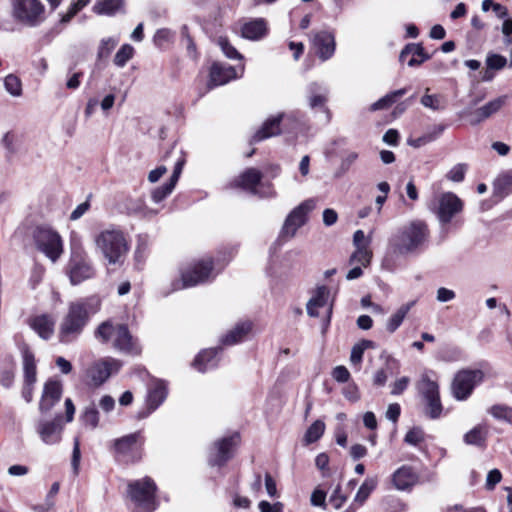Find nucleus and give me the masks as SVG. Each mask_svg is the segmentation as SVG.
I'll use <instances>...</instances> for the list:
<instances>
[{"label":"nucleus","instance_id":"9","mask_svg":"<svg viewBox=\"0 0 512 512\" xmlns=\"http://www.w3.org/2000/svg\"><path fill=\"white\" fill-rule=\"evenodd\" d=\"M70 282L77 285L94 275V270L86 259V255L79 244L72 243V255L68 268Z\"/></svg>","mask_w":512,"mask_h":512},{"label":"nucleus","instance_id":"31","mask_svg":"<svg viewBox=\"0 0 512 512\" xmlns=\"http://www.w3.org/2000/svg\"><path fill=\"white\" fill-rule=\"evenodd\" d=\"M327 101V90L322 85L312 83L308 86V102L310 108H323Z\"/></svg>","mask_w":512,"mask_h":512},{"label":"nucleus","instance_id":"20","mask_svg":"<svg viewBox=\"0 0 512 512\" xmlns=\"http://www.w3.org/2000/svg\"><path fill=\"white\" fill-rule=\"evenodd\" d=\"M37 432L46 444H55L61 439L62 426L60 425V417H56L51 421H41L37 425Z\"/></svg>","mask_w":512,"mask_h":512},{"label":"nucleus","instance_id":"41","mask_svg":"<svg viewBox=\"0 0 512 512\" xmlns=\"http://www.w3.org/2000/svg\"><path fill=\"white\" fill-rule=\"evenodd\" d=\"M324 431H325L324 422L321 420H316L307 429V431L304 435V440L306 441L307 444L316 442L317 440H319L321 438Z\"/></svg>","mask_w":512,"mask_h":512},{"label":"nucleus","instance_id":"51","mask_svg":"<svg viewBox=\"0 0 512 512\" xmlns=\"http://www.w3.org/2000/svg\"><path fill=\"white\" fill-rule=\"evenodd\" d=\"M424 440V432L420 428H412L405 435L404 441L410 445H417Z\"/></svg>","mask_w":512,"mask_h":512},{"label":"nucleus","instance_id":"12","mask_svg":"<svg viewBox=\"0 0 512 512\" xmlns=\"http://www.w3.org/2000/svg\"><path fill=\"white\" fill-rule=\"evenodd\" d=\"M316 206L313 199H308L294 208L287 216L282 228L284 236L292 238L296 231L303 226L307 221V214L312 211Z\"/></svg>","mask_w":512,"mask_h":512},{"label":"nucleus","instance_id":"62","mask_svg":"<svg viewBox=\"0 0 512 512\" xmlns=\"http://www.w3.org/2000/svg\"><path fill=\"white\" fill-rule=\"evenodd\" d=\"M338 214L334 209L327 208L323 211V223L332 226L337 222Z\"/></svg>","mask_w":512,"mask_h":512},{"label":"nucleus","instance_id":"40","mask_svg":"<svg viewBox=\"0 0 512 512\" xmlns=\"http://www.w3.org/2000/svg\"><path fill=\"white\" fill-rule=\"evenodd\" d=\"M425 403V415L431 419H437L441 416L443 406L441 404L440 396L423 399Z\"/></svg>","mask_w":512,"mask_h":512},{"label":"nucleus","instance_id":"54","mask_svg":"<svg viewBox=\"0 0 512 512\" xmlns=\"http://www.w3.org/2000/svg\"><path fill=\"white\" fill-rule=\"evenodd\" d=\"M465 172L466 166L458 164L449 171L447 178L453 182H461L464 179Z\"/></svg>","mask_w":512,"mask_h":512},{"label":"nucleus","instance_id":"37","mask_svg":"<svg viewBox=\"0 0 512 512\" xmlns=\"http://www.w3.org/2000/svg\"><path fill=\"white\" fill-rule=\"evenodd\" d=\"M406 91L407 90L405 88H402L386 94L370 106V111H377L390 107L396 99L402 97Z\"/></svg>","mask_w":512,"mask_h":512},{"label":"nucleus","instance_id":"30","mask_svg":"<svg viewBox=\"0 0 512 512\" xmlns=\"http://www.w3.org/2000/svg\"><path fill=\"white\" fill-rule=\"evenodd\" d=\"M218 353L217 348L205 349L200 352L193 362V366L199 372H205L217 365L216 355Z\"/></svg>","mask_w":512,"mask_h":512},{"label":"nucleus","instance_id":"33","mask_svg":"<svg viewBox=\"0 0 512 512\" xmlns=\"http://www.w3.org/2000/svg\"><path fill=\"white\" fill-rule=\"evenodd\" d=\"M415 305V301L407 302L401 305L395 313H393L390 318L387 320L386 329L390 333H394L402 324L404 318L410 311V309Z\"/></svg>","mask_w":512,"mask_h":512},{"label":"nucleus","instance_id":"57","mask_svg":"<svg viewBox=\"0 0 512 512\" xmlns=\"http://www.w3.org/2000/svg\"><path fill=\"white\" fill-rule=\"evenodd\" d=\"M347 497L341 493L340 486H337L330 496V503L334 506L335 509H339L346 502Z\"/></svg>","mask_w":512,"mask_h":512},{"label":"nucleus","instance_id":"2","mask_svg":"<svg viewBox=\"0 0 512 512\" xmlns=\"http://www.w3.org/2000/svg\"><path fill=\"white\" fill-rule=\"evenodd\" d=\"M428 238L429 229L427 224L422 220H413L389 238L388 247L394 255H411L421 250L427 243Z\"/></svg>","mask_w":512,"mask_h":512},{"label":"nucleus","instance_id":"42","mask_svg":"<svg viewBox=\"0 0 512 512\" xmlns=\"http://www.w3.org/2000/svg\"><path fill=\"white\" fill-rule=\"evenodd\" d=\"M122 2L123 0H99L94 10L98 14L112 15L121 7Z\"/></svg>","mask_w":512,"mask_h":512},{"label":"nucleus","instance_id":"25","mask_svg":"<svg viewBox=\"0 0 512 512\" xmlns=\"http://www.w3.org/2000/svg\"><path fill=\"white\" fill-rule=\"evenodd\" d=\"M55 321L51 315L35 316L30 321L31 328L43 339H49L54 332Z\"/></svg>","mask_w":512,"mask_h":512},{"label":"nucleus","instance_id":"21","mask_svg":"<svg viewBox=\"0 0 512 512\" xmlns=\"http://www.w3.org/2000/svg\"><path fill=\"white\" fill-rule=\"evenodd\" d=\"M237 77L236 69L233 66L214 63L210 69L209 87L224 85Z\"/></svg>","mask_w":512,"mask_h":512},{"label":"nucleus","instance_id":"10","mask_svg":"<svg viewBox=\"0 0 512 512\" xmlns=\"http://www.w3.org/2000/svg\"><path fill=\"white\" fill-rule=\"evenodd\" d=\"M122 363L114 358L108 357L94 362L86 371V377L91 385L98 387L102 385L113 373L121 368Z\"/></svg>","mask_w":512,"mask_h":512},{"label":"nucleus","instance_id":"19","mask_svg":"<svg viewBox=\"0 0 512 512\" xmlns=\"http://www.w3.org/2000/svg\"><path fill=\"white\" fill-rule=\"evenodd\" d=\"M62 396V384L58 380H48L43 389L41 400L39 403V410L41 412H48L60 400Z\"/></svg>","mask_w":512,"mask_h":512},{"label":"nucleus","instance_id":"44","mask_svg":"<svg viewBox=\"0 0 512 512\" xmlns=\"http://www.w3.org/2000/svg\"><path fill=\"white\" fill-rule=\"evenodd\" d=\"M4 87L13 97H19L22 95L21 80L14 74H9L4 78Z\"/></svg>","mask_w":512,"mask_h":512},{"label":"nucleus","instance_id":"50","mask_svg":"<svg viewBox=\"0 0 512 512\" xmlns=\"http://www.w3.org/2000/svg\"><path fill=\"white\" fill-rule=\"evenodd\" d=\"M507 64V59L500 54H489L486 58V65L492 70H501Z\"/></svg>","mask_w":512,"mask_h":512},{"label":"nucleus","instance_id":"15","mask_svg":"<svg viewBox=\"0 0 512 512\" xmlns=\"http://www.w3.org/2000/svg\"><path fill=\"white\" fill-rule=\"evenodd\" d=\"M329 295L330 291L325 286H320L316 289L314 295L308 301L306 310L307 314L310 317H318L319 312L318 309L326 307L327 310V319L325 323V327H327L330 323V318L332 314V304L329 303Z\"/></svg>","mask_w":512,"mask_h":512},{"label":"nucleus","instance_id":"58","mask_svg":"<svg viewBox=\"0 0 512 512\" xmlns=\"http://www.w3.org/2000/svg\"><path fill=\"white\" fill-rule=\"evenodd\" d=\"M410 383L409 377H401L400 379L396 380L392 384L391 394L392 395H400L404 392V390L408 387Z\"/></svg>","mask_w":512,"mask_h":512},{"label":"nucleus","instance_id":"55","mask_svg":"<svg viewBox=\"0 0 512 512\" xmlns=\"http://www.w3.org/2000/svg\"><path fill=\"white\" fill-rule=\"evenodd\" d=\"M371 243V237L365 236L363 230H356L353 235V245L355 248H360L362 246L369 247Z\"/></svg>","mask_w":512,"mask_h":512},{"label":"nucleus","instance_id":"36","mask_svg":"<svg viewBox=\"0 0 512 512\" xmlns=\"http://www.w3.org/2000/svg\"><path fill=\"white\" fill-rule=\"evenodd\" d=\"M377 487V478L376 477H368L365 479V481L362 483V485L359 487L355 497H354V503L358 506H361L365 503V501L368 499L370 494L375 490Z\"/></svg>","mask_w":512,"mask_h":512},{"label":"nucleus","instance_id":"6","mask_svg":"<svg viewBox=\"0 0 512 512\" xmlns=\"http://www.w3.org/2000/svg\"><path fill=\"white\" fill-rule=\"evenodd\" d=\"M483 379L484 372L480 369H462L458 371L451 383L453 397L458 401L466 400Z\"/></svg>","mask_w":512,"mask_h":512},{"label":"nucleus","instance_id":"38","mask_svg":"<svg viewBox=\"0 0 512 512\" xmlns=\"http://www.w3.org/2000/svg\"><path fill=\"white\" fill-rule=\"evenodd\" d=\"M373 253L370 247L362 246L360 248H355V251L350 256L349 262L350 264H360L363 267H367L370 265Z\"/></svg>","mask_w":512,"mask_h":512},{"label":"nucleus","instance_id":"59","mask_svg":"<svg viewBox=\"0 0 512 512\" xmlns=\"http://www.w3.org/2000/svg\"><path fill=\"white\" fill-rule=\"evenodd\" d=\"M260 512H283V504L281 502H276L274 504H270L268 501H260L258 504Z\"/></svg>","mask_w":512,"mask_h":512},{"label":"nucleus","instance_id":"52","mask_svg":"<svg viewBox=\"0 0 512 512\" xmlns=\"http://www.w3.org/2000/svg\"><path fill=\"white\" fill-rule=\"evenodd\" d=\"M421 104L432 110H439L441 108V96L425 94L421 98Z\"/></svg>","mask_w":512,"mask_h":512},{"label":"nucleus","instance_id":"39","mask_svg":"<svg viewBox=\"0 0 512 512\" xmlns=\"http://www.w3.org/2000/svg\"><path fill=\"white\" fill-rule=\"evenodd\" d=\"M374 348V342L371 340H362L352 347L350 362L358 366L362 362L363 354L366 349Z\"/></svg>","mask_w":512,"mask_h":512},{"label":"nucleus","instance_id":"26","mask_svg":"<svg viewBox=\"0 0 512 512\" xmlns=\"http://www.w3.org/2000/svg\"><path fill=\"white\" fill-rule=\"evenodd\" d=\"M262 179V173L256 168H249L235 179V185L253 194L256 193V186Z\"/></svg>","mask_w":512,"mask_h":512},{"label":"nucleus","instance_id":"28","mask_svg":"<svg viewBox=\"0 0 512 512\" xmlns=\"http://www.w3.org/2000/svg\"><path fill=\"white\" fill-rule=\"evenodd\" d=\"M21 352L23 357L24 382L35 384L37 380V371L34 354L26 344L22 345Z\"/></svg>","mask_w":512,"mask_h":512},{"label":"nucleus","instance_id":"1","mask_svg":"<svg viewBox=\"0 0 512 512\" xmlns=\"http://www.w3.org/2000/svg\"><path fill=\"white\" fill-rule=\"evenodd\" d=\"M100 306L101 300L96 296L71 302L60 323V341L68 343L76 339L87 325L90 316L98 312Z\"/></svg>","mask_w":512,"mask_h":512},{"label":"nucleus","instance_id":"27","mask_svg":"<svg viewBox=\"0 0 512 512\" xmlns=\"http://www.w3.org/2000/svg\"><path fill=\"white\" fill-rule=\"evenodd\" d=\"M282 119V115H277L266 120L262 127L254 134L252 141L259 142L265 140L267 138L277 136L280 134V122Z\"/></svg>","mask_w":512,"mask_h":512},{"label":"nucleus","instance_id":"11","mask_svg":"<svg viewBox=\"0 0 512 512\" xmlns=\"http://www.w3.org/2000/svg\"><path fill=\"white\" fill-rule=\"evenodd\" d=\"M213 263L211 259L196 262L187 268L181 275V284L176 289L192 287L208 280L212 275Z\"/></svg>","mask_w":512,"mask_h":512},{"label":"nucleus","instance_id":"24","mask_svg":"<svg viewBox=\"0 0 512 512\" xmlns=\"http://www.w3.org/2000/svg\"><path fill=\"white\" fill-rule=\"evenodd\" d=\"M393 483L398 490H406L416 484L418 475L410 466H402L393 474Z\"/></svg>","mask_w":512,"mask_h":512},{"label":"nucleus","instance_id":"3","mask_svg":"<svg viewBox=\"0 0 512 512\" xmlns=\"http://www.w3.org/2000/svg\"><path fill=\"white\" fill-rule=\"evenodd\" d=\"M96 338L103 343H111L119 352L127 355H138L141 353V347L137 340L132 337L127 326L113 323L111 321L103 322L96 330Z\"/></svg>","mask_w":512,"mask_h":512},{"label":"nucleus","instance_id":"7","mask_svg":"<svg viewBox=\"0 0 512 512\" xmlns=\"http://www.w3.org/2000/svg\"><path fill=\"white\" fill-rule=\"evenodd\" d=\"M36 247L52 262H56L63 253L60 235L49 227L39 226L34 230Z\"/></svg>","mask_w":512,"mask_h":512},{"label":"nucleus","instance_id":"4","mask_svg":"<svg viewBox=\"0 0 512 512\" xmlns=\"http://www.w3.org/2000/svg\"><path fill=\"white\" fill-rule=\"evenodd\" d=\"M95 243L109 264L122 263L129 250L124 233L116 228L101 231L96 236Z\"/></svg>","mask_w":512,"mask_h":512},{"label":"nucleus","instance_id":"16","mask_svg":"<svg viewBox=\"0 0 512 512\" xmlns=\"http://www.w3.org/2000/svg\"><path fill=\"white\" fill-rule=\"evenodd\" d=\"M507 99L508 97L506 95L499 96L469 112L468 117L470 124L478 125L499 112L506 104Z\"/></svg>","mask_w":512,"mask_h":512},{"label":"nucleus","instance_id":"14","mask_svg":"<svg viewBox=\"0 0 512 512\" xmlns=\"http://www.w3.org/2000/svg\"><path fill=\"white\" fill-rule=\"evenodd\" d=\"M311 44L315 54L322 60L330 59L336 48L334 35L326 30L312 32Z\"/></svg>","mask_w":512,"mask_h":512},{"label":"nucleus","instance_id":"13","mask_svg":"<svg viewBox=\"0 0 512 512\" xmlns=\"http://www.w3.org/2000/svg\"><path fill=\"white\" fill-rule=\"evenodd\" d=\"M463 202L452 192H446L439 196L435 212L441 223H449L451 219L462 211Z\"/></svg>","mask_w":512,"mask_h":512},{"label":"nucleus","instance_id":"32","mask_svg":"<svg viewBox=\"0 0 512 512\" xmlns=\"http://www.w3.org/2000/svg\"><path fill=\"white\" fill-rule=\"evenodd\" d=\"M251 330L250 322H242L231 329L221 340L224 345H234L242 341Z\"/></svg>","mask_w":512,"mask_h":512},{"label":"nucleus","instance_id":"23","mask_svg":"<svg viewBox=\"0 0 512 512\" xmlns=\"http://www.w3.org/2000/svg\"><path fill=\"white\" fill-rule=\"evenodd\" d=\"M267 23L263 18L252 19L241 27V35L245 39L259 40L267 34Z\"/></svg>","mask_w":512,"mask_h":512},{"label":"nucleus","instance_id":"49","mask_svg":"<svg viewBox=\"0 0 512 512\" xmlns=\"http://www.w3.org/2000/svg\"><path fill=\"white\" fill-rule=\"evenodd\" d=\"M175 185L171 182H167L161 187H158L152 191L151 197L153 202L160 203L173 191Z\"/></svg>","mask_w":512,"mask_h":512},{"label":"nucleus","instance_id":"64","mask_svg":"<svg viewBox=\"0 0 512 512\" xmlns=\"http://www.w3.org/2000/svg\"><path fill=\"white\" fill-rule=\"evenodd\" d=\"M99 407L106 413L112 411L115 407V400L109 395L103 396L99 401Z\"/></svg>","mask_w":512,"mask_h":512},{"label":"nucleus","instance_id":"8","mask_svg":"<svg viewBox=\"0 0 512 512\" xmlns=\"http://www.w3.org/2000/svg\"><path fill=\"white\" fill-rule=\"evenodd\" d=\"M156 485L151 478L136 480L128 485L131 500L142 512H152L155 509Z\"/></svg>","mask_w":512,"mask_h":512},{"label":"nucleus","instance_id":"45","mask_svg":"<svg viewBox=\"0 0 512 512\" xmlns=\"http://www.w3.org/2000/svg\"><path fill=\"white\" fill-rule=\"evenodd\" d=\"M133 55L134 48L130 44H124L115 54L114 64L122 68L133 57Z\"/></svg>","mask_w":512,"mask_h":512},{"label":"nucleus","instance_id":"29","mask_svg":"<svg viewBox=\"0 0 512 512\" xmlns=\"http://www.w3.org/2000/svg\"><path fill=\"white\" fill-rule=\"evenodd\" d=\"M431 374L433 372H423L416 385L423 399L440 396L438 383L432 379Z\"/></svg>","mask_w":512,"mask_h":512},{"label":"nucleus","instance_id":"22","mask_svg":"<svg viewBox=\"0 0 512 512\" xmlns=\"http://www.w3.org/2000/svg\"><path fill=\"white\" fill-rule=\"evenodd\" d=\"M428 59L429 55L424 52L422 45L416 43L407 44L399 56V60L401 62L407 61L410 67L418 66Z\"/></svg>","mask_w":512,"mask_h":512},{"label":"nucleus","instance_id":"43","mask_svg":"<svg viewBox=\"0 0 512 512\" xmlns=\"http://www.w3.org/2000/svg\"><path fill=\"white\" fill-rule=\"evenodd\" d=\"M217 45L223 52V54L229 59L241 60L243 56L237 51V49L229 42L227 37L220 36L216 40Z\"/></svg>","mask_w":512,"mask_h":512},{"label":"nucleus","instance_id":"60","mask_svg":"<svg viewBox=\"0 0 512 512\" xmlns=\"http://www.w3.org/2000/svg\"><path fill=\"white\" fill-rule=\"evenodd\" d=\"M333 378L338 382H347L350 378V373L345 366H337L332 372Z\"/></svg>","mask_w":512,"mask_h":512},{"label":"nucleus","instance_id":"48","mask_svg":"<svg viewBox=\"0 0 512 512\" xmlns=\"http://www.w3.org/2000/svg\"><path fill=\"white\" fill-rule=\"evenodd\" d=\"M118 39L116 38H106L102 39L99 48H98V58H107L113 49L117 46Z\"/></svg>","mask_w":512,"mask_h":512},{"label":"nucleus","instance_id":"34","mask_svg":"<svg viewBox=\"0 0 512 512\" xmlns=\"http://www.w3.org/2000/svg\"><path fill=\"white\" fill-rule=\"evenodd\" d=\"M167 389L163 381H156L149 390L148 405L155 410L166 398Z\"/></svg>","mask_w":512,"mask_h":512},{"label":"nucleus","instance_id":"56","mask_svg":"<svg viewBox=\"0 0 512 512\" xmlns=\"http://www.w3.org/2000/svg\"><path fill=\"white\" fill-rule=\"evenodd\" d=\"M14 379H15V372L12 368L3 369L0 372V384L4 388H10L14 383Z\"/></svg>","mask_w":512,"mask_h":512},{"label":"nucleus","instance_id":"35","mask_svg":"<svg viewBox=\"0 0 512 512\" xmlns=\"http://www.w3.org/2000/svg\"><path fill=\"white\" fill-rule=\"evenodd\" d=\"M488 430L484 425H477L464 435L467 445L483 446L487 438Z\"/></svg>","mask_w":512,"mask_h":512},{"label":"nucleus","instance_id":"63","mask_svg":"<svg viewBox=\"0 0 512 512\" xmlns=\"http://www.w3.org/2000/svg\"><path fill=\"white\" fill-rule=\"evenodd\" d=\"M455 298L454 291L441 287L437 290V300L439 302H448Z\"/></svg>","mask_w":512,"mask_h":512},{"label":"nucleus","instance_id":"46","mask_svg":"<svg viewBox=\"0 0 512 512\" xmlns=\"http://www.w3.org/2000/svg\"><path fill=\"white\" fill-rule=\"evenodd\" d=\"M489 413L498 420L506 421L512 424V408L506 405H493Z\"/></svg>","mask_w":512,"mask_h":512},{"label":"nucleus","instance_id":"18","mask_svg":"<svg viewBox=\"0 0 512 512\" xmlns=\"http://www.w3.org/2000/svg\"><path fill=\"white\" fill-rule=\"evenodd\" d=\"M139 439V432L125 435L121 438L115 439L113 441L114 453L118 457L124 458L126 460H134Z\"/></svg>","mask_w":512,"mask_h":512},{"label":"nucleus","instance_id":"47","mask_svg":"<svg viewBox=\"0 0 512 512\" xmlns=\"http://www.w3.org/2000/svg\"><path fill=\"white\" fill-rule=\"evenodd\" d=\"M82 421L85 425L96 428L99 423V413L94 406L87 407L82 414Z\"/></svg>","mask_w":512,"mask_h":512},{"label":"nucleus","instance_id":"53","mask_svg":"<svg viewBox=\"0 0 512 512\" xmlns=\"http://www.w3.org/2000/svg\"><path fill=\"white\" fill-rule=\"evenodd\" d=\"M173 38V33L166 28L159 29L154 35V43L157 46H162L167 42H170Z\"/></svg>","mask_w":512,"mask_h":512},{"label":"nucleus","instance_id":"5","mask_svg":"<svg viewBox=\"0 0 512 512\" xmlns=\"http://www.w3.org/2000/svg\"><path fill=\"white\" fill-rule=\"evenodd\" d=\"M13 19L28 27H37L45 20V6L41 0H11Z\"/></svg>","mask_w":512,"mask_h":512},{"label":"nucleus","instance_id":"17","mask_svg":"<svg viewBox=\"0 0 512 512\" xmlns=\"http://www.w3.org/2000/svg\"><path fill=\"white\" fill-rule=\"evenodd\" d=\"M239 442V435L233 434L229 437H225L215 443L216 454L211 457L209 462L212 466H222L232 456L233 449Z\"/></svg>","mask_w":512,"mask_h":512},{"label":"nucleus","instance_id":"61","mask_svg":"<svg viewBox=\"0 0 512 512\" xmlns=\"http://www.w3.org/2000/svg\"><path fill=\"white\" fill-rule=\"evenodd\" d=\"M502 475L498 469L489 471L486 479V486L488 489H493L496 484L501 481Z\"/></svg>","mask_w":512,"mask_h":512}]
</instances>
